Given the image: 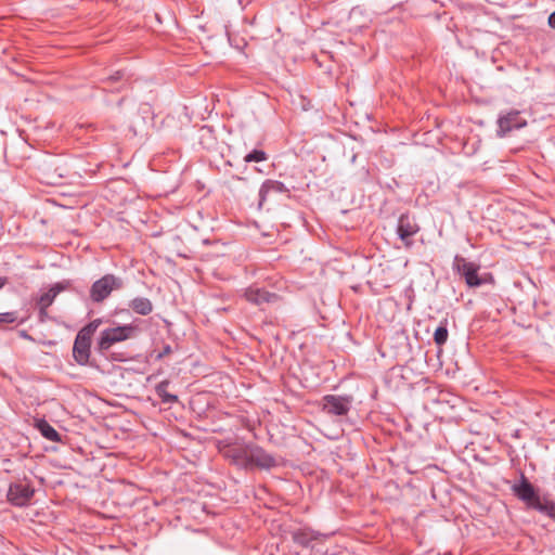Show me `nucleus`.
<instances>
[{
  "mask_svg": "<svg viewBox=\"0 0 555 555\" xmlns=\"http://www.w3.org/2000/svg\"><path fill=\"white\" fill-rule=\"evenodd\" d=\"M135 327L132 325H122L113 328H107L101 333L99 340L100 349L106 350L114 344L124 341L133 336Z\"/></svg>",
  "mask_w": 555,
  "mask_h": 555,
  "instance_id": "nucleus-1",
  "label": "nucleus"
},
{
  "mask_svg": "<svg viewBox=\"0 0 555 555\" xmlns=\"http://www.w3.org/2000/svg\"><path fill=\"white\" fill-rule=\"evenodd\" d=\"M121 286L122 282L120 279L115 275L107 274L93 283L91 287V298L94 301H102L113 291L119 289Z\"/></svg>",
  "mask_w": 555,
  "mask_h": 555,
  "instance_id": "nucleus-2",
  "label": "nucleus"
},
{
  "mask_svg": "<svg viewBox=\"0 0 555 555\" xmlns=\"http://www.w3.org/2000/svg\"><path fill=\"white\" fill-rule=\"evenodd\" d=\"M91 336L79 331L75 339L73 353L79 364H86L90 357Z\"/></svg>",
  "mask_w": 555,
  "mask_h": 555,
  "instance_id": "nucleus-3",
  "label": "nucleus"
},
{
  "mask_svg": "<svg viewBox=\"0 0 555 555\" xmlns=\"http://www.w3.org/2000/svg\"><path fill=\"white\" fill-rule=\"evenodd\" d=\"M244 460L262 468H269L275 465V460L259 448H247L243 450Z\"/></svg>",
  "mask_w": 555,
  "mask_h": 555,
  "instance_id": "nucleus-4",
  "label": "nucleus"
},
{
  "mask_svg": "<svg viewBox=\"0 0 555 555\" xmlns=\"http://www.w3.org/2000/svg\"><path fill=\"white\" fill-rule=\"evenodd\" d=\"M350 400L343 397L326 396L323 399V410L330 414L344 415L349 411Z\"/></svg>",
  "mask_w": 555,
  "mask_h": 555,
  "instance_id": "nucleus-5",
  "label": "nucleus"
},
{
  "mask_svg": "<svg viewBox=\"0 0 555 555\" xmlns=\"http://www.w3.org/2000/svg\"><path fill=\"white\" fill-rule=\"evenodd\" d=\"M499 133L504 135L509 132L514 128H521L526 126V120L519 117L517 112L508 113L502 117H500L499 121Z\"/></svg>",
  "mask_w": 555,
  "mask_h": 555,
  "instance_id": "nucleus-6",
  "label": "nucleus"
},
{
  "mask_svg": "<svg viewBox=\"0 0 555 555\" xmlns=\"http://www.w3.org/2000/svg\"><path fill=\"white\" fill-rule=\"evenodd\" d=\"M418 231L417 224L414 222V220L410 219L406 216H402L399 219L398 223V235L399 237L404 242L406 247L411 246V242L409 238L414 235Z\"/></svg>",
  "mask_w": 555,
  "mask_h": 555,
  "instance_id": "nucleus-7",
  "label": "nucleus"
},
{
  "mask_svg": "<svg viewBox=\"0 0 555 555\" xmlns=\"http://www.w3.org/2000/svg\"><path fill=\"white\" fill-rule=\"evenodd\" d=\"M34 491L25 485L10 487L8 498L15 505H24L33 495Z\"/></svg>",
  "mask_w": 555,
  "mask_h": 555,
  "instance_id": "nucleus-8",
  "label": "nucleus"
},
{
  "mask_svg": "<svg viewBox=\"0 0 555 555\" xmlns=\"http://www.w3.org/2000/svg\"><path fill=\"white\" fill-rule=\"evenodd\" d=\"M460 271L465 278V281L468 286H480L487 281L486 278H480L478 275V267L472 262H464L460 267Z\"/></svg>",
  "mask_w": 555,
  "mask_h": 555,
  "instance_id": "nucleus-9",
  "label": "nucleus"
},
{
  "mask_svg": "<svg viewBox=\"0 0 555 555\" xmlns=\"http://www.w3.org/2000/svg\"><path fill=\"white\" fill-rule=\"evenodd\" d=\"M65 287H66V284L56 283L47 293L42 294L38 301L41 310L47 309L53 302L56 295L59 293H61L63 289H65Z\"/></svg>",
  "mask_w": 555,
  "mask_h": 555,
  "instance_id": "nucleus-10",
  "label": "nucleus"
},
{
  "mask_svg": "<svg viewBox=\"0 0 555 555\" xmlns=\"http://www.w3.org/2000/svg\"><path fill=\"white\" fill-rule=\"evenodd\" d=\"M245 296L247 300L255 302L257 305L273 301V299L275 298L274 295H271L260 288L254 287L248 288L245 293Z\"/></svg>",
  "mask_w": 555,
  "mask_h": 555,
  "instance_id": "nucleus-11",
  "label": "nucleus"
},
{
  "mask_svg": "<svg viewBox=\"0 0 555 555\" xmlns=\"http://www.w3.org/2000/svg\"><path fill=\"white\" fill-rule=\"evenodd\" d=\"M514 490L516 494L528 504L533 502V500H535L537 498L533 487L526 481H522L520 485L515 486Z\"/></svg>",
  "mask_w": 555,
  "mask_h": 555,
  "instance_id": "nucleus-12",
  "label": "nucleus"
},
{
  "mask_svg": "<svg viewBox=\"0 0 555 555\" xmlns=\"http://www.w3.org/2000/svg\"><path fill=\"white\" fill-rule=\"evenodd\" d=\"M40 434L50 441L57 442L61 440L59 433L46 421L40 420L36 423Z\"/></svg>",
  "mask_w": 555,
  "mask_h": 555,
  "instance_id": "nucleus-13",
  "label": "nucleus"
},
{
  "mask_svg": "<svg viewBox=\"0 0 555 555\" xmlns=\"http://www.w3.org/2000/svg\"><path fill=\"white\" fill-rule=\"evenodd\" d=\"M284 190V185L281 183V182H278V181H267L266 183H263V185L261 186L260 189V203L259 205L261 206L262 203L264 202V199L267 198V196L272 193V192H275V193H279V192H283Z\"/></svg>",
  "mask_w": 555,
  "mask_h": 555,
  "instance_id": "nucleus-14",
  "label": "nucleus"
},
{
  "mask_svg": "<svg viewBox=\"0 0 555 555\" xmlns=\"http://www.w3.org/2000/svg\"><path fill=\"white\" fill-rule=\"evenodd\" d=\"M130 307L139 314L146 315L152 311V302L147 298H135L131 301Z\"/></svg>",
  "mask_w": 555,
  "mask_h": 555,
  "instance_id": "nucleus-15",
  "label": "nucleus"
},
{
  "mask_svg": "<svg viewBox=\"0 0 555 555\" xmlns=\"http://www.w3.org/2000/svg\"><path fill=\"white\" fill-rule=\"evenodd\" d=\"M293 537L297 543L301 545H307L310 541L317 540L319 534L310 529H300L294 532Z\"/></svg>",
  "mask_w": 555,
  "mask_h": 555,
  "instance_id": "nucleus-16",
  "label": "nucleus"
},
{
  "mask_svg": "<svg viewBox=\"0 0 555 555\" xmlns=\"http://www.w3.org/2000/svg\"><path fill=\"white\" fill-rule=\"evenodd\" d=\"M449 333L444 325L439 326L434 334V340L438 346L443 345L448 339Z\"/></svg>",
  "mask_w": 555,
  "mask_h": 555,
  "instance_id": "nucleus-17",
  "label": "nucleus"
},
{
  "mask_svg": "<svg viewBox=\"0 0 555 555\" xmlns=\"http://www.w3.org/2000/svg\"><path fill=\"white\" fill-rule=\"evenodd\" d=\"M529 505L531 507H533V508H537L539 511L545 512V513H547L550 515H551L552 511L554 509V505L553 504H547V503L544 504V503H542L540 501V499L538 496Z\"/></svg>",
  "mask_w": 555,
  "mask_h": 555,
  "instance_id": "nucleus-18",
  "label": "nucleus"
},
{
  "mask_svg": "<svg viewBox=\"0 0 555 555\" xmlns=\"http://www.w3.org/2000/svg\"><path fill=\"white\" fill-rule=\"evenodd\" d=\"M101 323H102V321L100 319L93 320L91 323H89L87 326H85L80 331L92 337V335L94 334L96 328L101 325Z\"/></svg>",
  "mask_w": 555,
  "mask_h": 555,
  "instance_id": "nucleus-19",
  "label": "nucleus"
},
{
  "mask_svg": "<svg viewBox=\"0 0 555 555\" xmlns=\"http://www.w3.org/2000/svg\"><path fill=\"white\" fill-rule=\"evenodd\" d=\"M266 157H264V153L261 152V151H255L253 153H249L246 155L245 157V160L250 163V162H261Z\"/></svg>",
  "mask_w": 555,
  "mask_h": 555,
  "instance_id": "nucleus-20",
  "label": "nucleus"
},
{
  "mask_svg": "<svg viewBox=\"0 0 555 555\" xmlns=\"http://www.w3.org/2000/svg\"><path fill=\"white\" fill-rule=\"evenodd\" d=\"M16 319L15 312L0 313V323H13Z\"/></svg>",
  "mask_w": 555,
  "mask_h": 555,
  "instance_id": "nucleus-21",
  "label": "nucleus"
},
{
  "mask_svg": "<svg viewBox=\"0 0 555 555\" xmlns=\"http://www.w3.org/2000/svg\"><path fill=\"white\" fill-rule=\"evenodd\" d=\"M158 393L163 397L164 401H166V402L176 401L177 400L176 396H171V395H168V393L163 395L160 388L158 389Z\"/></svg>",
  "mask_w": 555,
  "mask_h": 555,
  "instance_id": "nucleus-22",
  "label": "nucleus"
},
{
  "mask_svg": "<svg viewBox=\"0 0 555 555\" xmlns=\"http://www.w3.org/2000/svg\"><path fill=\"white\" fill-rule=\"evenodd\" d=\"M548 24L552 28H555V12H553L548 17Z\"/></svg>",
  "mask_w": 555,
  "mask_h": 555,
  "instance_id": "nucleus-23",
  "label": "nucleus"
},
{
  "mask_svg": "<svg viewBox=\"0 0 555 555\" xmlns=\"http://www.w3.org/2000/svg\"><path fill=\"white\" fill-rule=\"evenodd\" d=\"M5 279L0 278V289L5 285Z\"/></svg>",
  "mask_w": 555,
  "mask_h": 555,
  "instance_id": "nucleus-24",
  "label": "nucleus"
}]
</instances>
